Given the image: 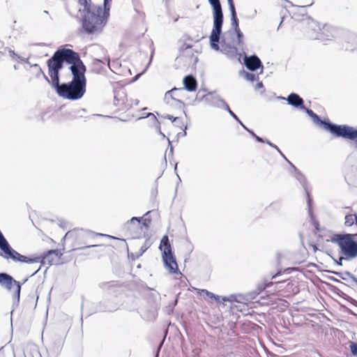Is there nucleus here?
Wrapping results in <instances>:
<instances>
[{
    "label": "nucleus",
    "instance_id": "obj_1",
    "mask_svg": "<svg viewBox=\"0 0 357 357\" xmlns=\"http://www.w3.org/2000/svg\"><path fill=\"white\" fill-rule=\"evenodd\" d=\"M109 12L106 14L105 8L92 7V10L82 13L80 31L87 35H98L100 33L106 25Z\"/></svg>",
    "mask_w": 357,
    "mask_h": 357
},
{
    "label": "nucleus",
    "instance_id": "obj_2",
    "mask_svg": "<svg viewBox=\"0 0 357 357\" xmlns=\"http://www.w3.org/2000/svg\"><path fill=\"white\" fill-rule=\"evenodd\" d=\"M302 110L311 118L313 123L317 126L329 132L336 137L347 139L352 126H349L348 125H337L336 123H332L328 119H321V117L314 113L312 109L305 107H303Z\"/></svg>",
    "mask_w": 357,
    "mask_h": 357
},
{
    "label": "nucleus",
    "instance_id": "obj_3",
    "mask_svg": "<svg viewBox=\"0 0 357 357\" xmlns=\"http://www.w3.org/2000/svg\"><path fill=\"white\" fill-rule=\"evenodd\" d=\"M213 11V29L209 36L211 47L218 50L220 36L222 33L224 16L220 0H208Z\"/></svg>",
    "mask_w": 357,
    "mask_h": 357
},
{
    "label": "nucleus",
    "instance_id": "obj_4",
    "mask_svg": "<svg viewBox=\"0 0 357 357\" xmlns=\"http://www.w3.org/2000/svg\"><path fill=\"white\" fill-rule=\"evenodd\" d=\"M86 84L71 80L67 83H59L52 86L59 96L70 100L81 99L86 93Z\"/></svg>",
    "mask_w": 357,
    "mask_h": 357
},
{
    "label": "nucleus",
    "instance_id": "obj_5",
    "mask_svg": "<svg viewBox=\"0 0 357 357\" xmlns=\"http://www.w3.org/2000/svg\"><path fill=\"white\" fill-rule=\"evenodd\" d=\"M165 268L170 274H181L167 235L162 236L158 247Z\"/></svg>",
    "mask_w": 357,
    "mask_h": 357
},
{
    "label": "nucleus",
    "instance_id": "obj_6",
    "mask_svg": "<svg viewBox=\"0 0 357 357\" xmlns=\"http://www.w3.org/2000/svg\"><path fill=\"white\" fill-rule=\"evenodd\" d=\"M331 241L338 245L342 254L345 256V260H350L357 257V241L354 238L352 234H337L333 236Z\"/></svg>",
    "mask_w": 357,
    "mask_h": 357
},
{
    "label": "nucleus",
    "instance_id": "obj_7",
    "mask_svg": "<svg viewBox=\"0 0 357 357\" xmlns=\"http://www.w3.org/2000/svg\"><path fill=\"white\" fill-rule=\"evenodd\" d=\"M28 280V278L24 280L23 282L21 283L13 278V276L7 273H0V285L1 287L6 289L8 291H11L13 286H15V290L13 295V305H18L20 298V292L22 284L25 283Z\"/></svg>",
    "mask_w": 357,
    "mask_h": 357
},
{
    "label": "nucleus",
    "instance_id": "obj_8",
    "mask_svg": "<svg viewBox=\"0 0 357 357\" xmlns=\"http://www.w3.org/2000/svg\"><path fill=\"white\" fill-rule=\"evenodd\" d=\"M47 65L48 74L51 77V86H53L60 81L59 71L63 68V63L56 52H55L52 56L47 60Z\"/></svg>",
    "mask_w": 357,
    "mask_h": 357
},
{
    "label": "nucleus",
    "instance_id": "obj_9",
    "mask_svg": "<svg viewBox=\"0 0 357 357\" xmlns=\"http://www.w3.org/2000/svg\"><path fill=\"white\" fill-rule=\"evenodd\" d=\"M200 100H204L206 104L213 107L223 109L226 111L229 110L228 104L215 91L203 94L200 98Z\"/></svg>",
    "mask_w": 357,
    "mask_h": 357
},
{
    "label": "nucleus",
    "instance_id": "obj_10",
    "mask_svg": "<svg viewBox=\"0 0 357 357\" xmlns=\"http://www.w3.org/2000/svg\"><path fill=\"white\" fill-rule=\"evenodd\" d=\"M220 36L219 38L218 50L214 49L215 51H220L222 54H225L231 59H236L237 56H239L238 60L240 61L241 54L238 53V47L236 45H231L226 42V38H222L220 42ZM213 50V48H212Z\"/></svg>",
    "mask_w": 357,
    "mask_h": 357
},
{
    "label": "nucleus",
    "instance_id": "obj_11",
    "mask_svg": "<svg viewBox=\"0 0 357 357\" xmlns=\"http://www.w3.org/2000/svg\"><path fill=\"white\" fill-rule=\"evenodd\" d=\"M56 52L63 63L66 62V63L73 66L79 62V61H82L79 54L71 49L60 47Z\"/></svg>",
    "mask_w": 357,
    "mask_h": 357
},
{
    "label": "nucleus",
    "instance_id": "obj_12",
    "mask_svg": "<svg viewBox=\"0 0 357 357\" xmlns=\"http://www.w3.org/2000/svg\"><path fill=\"white\" fill-rule=\"evenodd\" d=\"M70 70L73 75L72 80L86 84V78L85 77L86 66L82 61H79V62L70 66Z\"/></svg>",
    "mask_w": 357,
    "mask_h": 357
},
{
    "label": "nucleus",
    "instance_id": "obj_13",
    "mask_svg": "<svg viewBox=\"0 0 357 357\" xmlns=\"http://www.w3.org/2000/svg\"><path fill=\"white\" fill-rule=\"evenodd\" d=\"M335 29L330 25L324 24L321 28L319 33L311 34L312 40H319L322 41L332 40L335 37Z\"/></svg>",
    "mask_w": 357,
    "mask_h": 357
},
{
    "label": "nucleus",
    "instance_id": "obj_14",
    "mask_svg": "<svg viewBox=\"0 0 357 357\" xmlns=\"http://www.w3.org/2000/svg\"><path fill=\"white\" fill-rule=\"evenodd\" d=\"M225 36H229L230 42L238 46L242 51H244L243 47L244 35L240 29L236 30H228L225 33Z\"/></svg>",
    "mask_w": 357,
    "mask_h": 357
},
{
    "label": "nucleus",
    "instance_id": "obj_15",
    "mask_svg": "<svg viewBox=\"0 0 357 357\" xmlns=\"http://www.w3.org/2000/svg\"><path fill=\"white\" fill-rule=\"evenodd\" d=\"M243 63L250 71H256L259 68H263V64L260 59L256 55L248 56L244 52Z\"/></svg>",
    "mask_w": 357,
    "mask_h": 357
},
{
    "label": "nucleus",
    "instance_id": "obj_16",
    "mask_svg": "<svg viewBox=\"0 0 357 357\" xmlns=\"http://www.w3.org/2000/svg\"><path fill=\"white\" fill-rule=\"evenodd\" d=\"M289 165L293 167V169H294L295 172H296V174H295V177L298 180V181L301 184V185L303 187L305 192H306V195H307V206H308V213H309V216L310 217L311 219L313 218V213H312V208H311V202H312V199L310 198V195H309V192L306 188V186H305V184H306V178H305V176L303 175V174L298 171V169L291 162H289Z\"/></svg>",
    "mask_w": 357,
    "mask_h": 357
},
{
    "label": "nucleus",
    "instance_id": "obj_17",
    "mask_svg": "<svg viewBox=\"0 0 357 357\" xmlns=\"http://www.w3.org/2000/svg\"><path fill=\"white\" fill-rule=\"evenodd\" d=\"M278 99L284 100L288 105L301 110L305 107L303 99L296 93L292 92L287 98L278 96Z\"/></svg>",
    "mask_w": 357,
    "mask_h": 357
},
{
    "label": "nucleus",
    "instance_id": "obj_18",
    "mask_svg": "<svg viewBox=\"0 0 357 357\" xmlns=\"http://www.w3.org/2000/svg\"><path fill=\"white\" fill-rule=\"evenodd\" d=\"M176 92H183V89L174 87L171 90L167 91L165 94L164 100L167 104L174 105V103L170 102V100H172L175 102L176 104L174 105L176 107L183 109L185 107L184 102L182 100H178L174 96V94L176 93Z\"/></svg>",
    "mask_w": 357,
    "mask_h": 357
},
{
    "label": "nucleus",
    "instance_id": "obj_19",
    "mask_svg": "<svg viewBox=\"0 0 357 357\" xmlns=\"http://www.w3.org/2000/svg\"><path fill=\"white\" fill-rule=\"evenodd\" d=\"M183 91L185 89L188 91H195L197 88V82L196 78L192 75H188L185 76L183 79Z\"/></svg>",
    "mask_w": 357,
    "mask_h": 357
},
{
    "label": "nucleus",
    "instance_id": "obj_20",
    "mask_svg": "<svg viewBox=\"0 0 357 357\" xmlns=\"http://www.w3.org/2000/svg\"><path fill=\"white\" fill-rule=\"evenodd\" d=\"M99 286L104 291H107L108 293L111 294L114 293L116 289L121 287V284L119 282L112 280L109 282H101Z\"/></svg>",
    "mask_w": 357,
    "mask_h": 357
},
{
    "label": "nucleus",
    "instance_id": "obj_21",
    "mask_svg": "<svg viewBox=\"0 0 357 357\" xmlns=\"http://www.w3.org/2000/svg\"><path fill=\"white\" fill-rule=\"evenodd\" d=\"M321 27L320 24L317 22L313 20H310L307 22V37L312 40V38L310 36L311 34L319 33V32L321 31Z\"/></svg>",
    "mask_w": 357,
    "mask_h": 357
},
{
    "label": "nucleus",
    "instance_id": "obj_22",
    "mask_svg": "<svg viewBox=\"0 0 357 357\" xmlns=\"http://www.w3.org/2000/svg\"><path fill=\"white\" fill-rule=\"evenodd\" d=\"M79 231L80 235H83L84 233L87 234L89 236H103V234L100 233H95L92 231H84V229H80L79 231L74 230V231H68L65 236H63V239L65 240L66 238H73L76 233Z\"/></svg>",
    "mask_w": 357,
    "mask_h": 357
},
{
    "label": "nucleus",
    "instance_id": "obj_23",
    "mask_svg": "<svg viewBox=\"0 0 357 357\" xmlns=\"http://www.w3.org/2000/svg\"><path fill=\"white\" fill-rule=\"evenodd\" d=\"M78 2L84 7L82 10L79 9V11L82 13L92 10V7H99V6L92 3L91 0H78Z\"/></svg>",
    "mask_w": 357,
    "mask_h": 357
},
{
    "label": "nucleus",
    "instance_id": "obj_24",
    "mask_svg": "<svg viewBox=\"0 0 357 357\" xmlns=\"http://www.w3.org/2000/svg\"><path fill=\"white\" fill-rule=\"evenodd\" d=\"M231 14V28L229 30H236L240 29L239 21L236 12L230 13Z\"/></svg>",
    "mask_w": 357,
    "mask_h": 357
},
{
    "label": "nucleus",
    "instance_id": "obj_25",
    "mask_svg": "<svg viewBox=\"0 0 357 357\" xmlns=\"http://www.w3.org/2000/svg\"><path fill=\"white\" fill-rule=\"evenodd\" d=\"M344 219H345L344 225L347 227H351L354 224L357 223V215L356 214H355V215L347 214L345 215Z\"/></svg>",
    "mask_w": 357,
    "mask_h": 357
},
{
    "label": "nucleus",
    "instance_id": "obj_26",
    "mask_svg": "<svg viewBox=\"0 0 357 357\" xmlns=\"http://www.w3.org/2000/svg\"><path fill=\"white\" fill-rule=\"evenodd\" d=\"M351 42L355 43L356 45V46H349V43L351 42H346L343 45V47L344 48V50L346 51L353 52V51L357 50V36H354V35L351 36Z\"/></svg>",
    "mask_w": 357,
    "mask_h": 357
},
{
    "label": "nucleus",
    "instance_id": "obj_27",
    "mask_svg": "<svg viewBox=\"0 0 357 357\" xmlns=\"http://www.w3.org/2000/svg\"><path fill=\"white\" fill-rule=\"evenodd\" d=\"M241 74L243 75L245 79H246L248 81H250L251 82H255V81H256V80H257L259 79V75H258L248 73V72H247V71H245L244 70H243L241 72Z\"/></svg>",
    "mask_w": 357,
    "mask_h": 357
},
{
    "label": "nucleus",
    "instance_id": "obj_28",
    "mask_svg": "<svg viewBox=\"0 0 357 357\" xmlns=\"http://www.w3.org/2000/svg\"><path fill=\"white\" fill-rule=\"evenodd\" d=\"M146 117H151L152 118L153 123H154V125H155L156 129H157L159 135H160L161 136H162V137L165 138V135H164L163 132H162V131L160 130V122L158 120V119L155 116V115L153 113H149L147 114Z\"/></svg>",
    "mask_w": 357,
    "mask_h": 357
},
{
    "label": "nucleus",
    "instance_id": "obj_29",
    "mask_svg": "<svg viewBox=\"0 0 357 357\" xmlns=\"http://www.w3.org/2000/svg\"><path fill=\"white\" fill-rule=\"evenodd\" d=\"M339 296H340L343 299L349 302V303L355 305L357 307V300L353 298L348 294L344 293L343 291H340V292L338 294Z\"/></svg>",
    "mask_w": 357,
    "mask_h": 357
},
{
    "label": "nucleus",
    "instance_id": "obj_30",
    "mask_svg": "<svg viewBox=\"0 0 357 357\" xmlns=\"http://www.w3.org/2000/svg\"><path fill=\"white\" fill-rule=\"evenodd\" d=\"M201 295H206L208 297L211 298H213L214 299L215 301H216L217 302H220V296L206 290V289H202L201 290V293H200Z\"/></svg>",
    "mask_w": 357,
    "mask_h": 357
},
{
    "label": "nucleus",
    "instance_id": "obj_31",
    "mask_svg": "<svg viewBox=\"0 0 357 357\" xmlns=\"http://www.w3.org/2000/svg\"><path fill=\"white\" fill-rule=\"evenodd\" d=\"M328 272L340 277L343 280L347 281L349 283L347 285L349 287L351 286V279L349 278V275H340V274H344V272H337V271H329Z\"/></svg>",
    "mask_w": 357,
    "mask_h": 357
},
{
    "label": "nucleus",
    "instance_id": "obj_32",
    "mask_svg": "<svg viewBox=\"0 0 357 357\" xmlns=\"http://www.w3.org/2000/svg\"><path fill=\"white\" fill-rule=\"evenodd\" d=\"M245 130L253 137L255 139V140L257 142H260V143H266V139H264L262 137H259L258 135H257L254 131L250 128H248V127H245Z\"/></svg>",
    "mask_w": 357,
    "mask_h": 357
},
{
    "label": "nucleus",
    "instance_id": "obj_33",
    "mask_svg": "<svg viewBox=\"0 0 357 357\" xmlns=\"http://www.w3.org/2000/svg\"><path fill=\"white\" fill-rule=\"evenodd\" d=\"M266 144H267L271 147H272L274 149H275L276 152H278L280 153V155L289 164L290 162L288 160V159L286 158V156L283 154V153L280 151V149L278 148V146H276L275 144H273L271 141H269L268 139H266Z\"/></svg>",
    "mask_w": 357,
    "mask_h": 357
},
{
    "label": "nucleus",
    "instance_id": "obj_34",
    "mask_svg": "<svg viewBox=\"0 0 357 357\" xmlns=\"http://www.w3.org/2000/svg\"><path fill=\"white\" fill-rule=\"evenodd\" d=\"M150 245H151V243L147 239L144 242V245L140 248L139 253L137 255V257L142 256L148 250V248L150 247Z\"/></svg>",
    "mask_w": 357,
    "mask_h": 357
},
{
    "label": "nucleus",
    "instance_id": "obj_35",
    "mask_svg": "<svg viewBox=\"0 0 357 357\" xmlns=\"http://www.w3.org/2000/svg\"><path fill=\"white\" fill-rule=\"evenodd\" d=\"M237 298H238V296H236V295H231L229 298L228 297H222V301L223 302H225V301H230V302L241 303V301L238 300ZM238 298H243V297L241 295H239Z\"/></svg>",
    "mask_w": 357,
    "mask_h": 357
},
{
    "label": "nucleus",
    "instance_id": "obj_36",
    "mask_svg": "<svg viewBox=\"0 0 357 357\" xmlns=\"http://www.w3.org/2000/svg\"><path fill=\"white\" fill-rule=\"evenodd\" d=\"M348 139L355 141L357 144V128L352 127L347 137Z\"/></svg>",
    "mask_w": 357,
    "mask_h": 357
},
{
    "label": "nucleus",
    "instance_id": "obj_37",
    "mask_svg": "<svg viewBox=\"0 0 357 357\" xmlns=\"http://www.w3.org/2000/svg\"><path fill=\"white\" fill-rule=\"evenodd\" d=\"M142 218L132 217L128 222L127 226L129 227L131 225L137 224V227H139V225L142 221Z\"/></svg>",
    "mask_w": 357,
    "mask_h": 357
},
{
    "label": "nucleus",
    "instance_id": "obj_38",
    "mask_svg": "<svg viewBox=\"0 0 357 357\" xmlns=\"http://www.w3.org/2000/svg\"><path fill=\"white\" fill-rule=\"evenodd\" d=\"M114 310H115L114 307L105 306L102 303H100L98 305V306L97 307V311H99V312H105V311L111 312V311H113Z\"/></svg>",
    "mask_w": 357,
    "mask_h": 357
},
{
    "label": "nucleus",
    "instance_id": "obj_39",
    "mask_svg": "<svg viewBox=\"0 0 357 357\" xmlns=\"http://www.w3.org/2000/svg\"><path fill=\"white\" fill-rule=\"evenodd\" d=\"M229 115L235 119L244 129L245 127H247L239 119V118L233 112V111L229 108V110H227Z\"/></svg>",
    "mask_w": 357,
    "mask_h": 357
},
{
    "label": "nucleus",
    "instance_id": "obj_40",
    "mask_svg": "<svg viewBox=\"0 0 357 357\" xmlns=\"http://www.w3.org/2000/svg\"><path fill=\"white\" fill-rule=\"evenodd\" d=\"M160 117L163 118V119H167L169 120H171L173 123H177L178 121H181L180 117H174L169 114L161 115Z\"/></svg>",
    "mask_w": 357,
    "mask_h": 357
},
{
    "label": "nucleus",
    "instance_id": "obj_41",
    "mask_svg": "<svg viewBox=\"0 0 357 357\" xmlns=\"http://www.w3.org/2000/svg\"><path fill=\"white\" fill-rule=\"evenodd\" d=\"M350 349L352 355L357 357V342H351Z\"/></svg>",
    "mask_w": 357,
    "mask_h": 357
},
{
    "label": "nucleus",
    "instance_id": "obj_42",
    "mask_svg": "<svg viewBox=\"0 0 357 357\" xmlns=\"http://www.w3.org/2000/svg\"><path fill=\"white\" fill-rule=\"evenodd\" d=\"M112 2V0H104L103 1V8L105 10L106 14L108 15V12H109L110 10V3Z\"/></svg>",
    "mask_w": 357,
    "mask_h": 357
},
{
    "label": "nucleus",
    "instance_id": "obj_43",
    "mask_svg": "<svg viewBox=\"0 0 357 357\" xmlns=\"http://www.w3.org/2000/svg\"><path fill=\"white\" fill-rule=\"evenodd\" d=\"M192 47V45H190V44H188V43H184L179 48V51L181 52H184V51L188 50V49H191Z\"/></svg>",
    "mask_w": 357,
    "mask_h": 357
},
{
    "label": "nucleus",
    "instance_id": "obj_44",
    "mask_svg": "<svg viewBox=\"0 0 357 357\" xmlns=\"http://www.w3.org/2000/svg\"><path fill=\"white\" fill-rule=\"evenodd\" d=\"M94 66H98L100 68H102V65L105 64L104 61L99 59H95L93 61Z\"/></svg>",
    "mask_w": 357,
    "mask_h": 357
},
{
    "label": "nucleus",
    "instance_id": "obj_45",
    "mask_svg": "<svg viewBox=\"0 0 357 357\" xmlns=\"http://www.w3.org/2000/svg\"><path fill=\"white\" fill-rule=\"evenodd\" d=\"M230 13L236 12L235 5L233 0H227Z\"/></svg>",
    "mask_w": 357,
    "mask_h": 357
},
{
    "label": "nucleus",
    "instance_id": "obj_46",
    "mask_svg": "<svg viewBox=\"0 0 357 357\" xmlns=\"http://www.w3.org/2000/svg\"><path fill=\"white\" fill-rule=\"evenodd\" d=\"M8 54L13 59H17V58H20V56L17 54H16L14 50L11 49L8 50Z\"/></svg>",
    "mask_w": 357,
    "mask_h": 357
},
{
    "label": "nucleus",
    "instance_id": "obj_47",
    "mask_svg": "<svg viewBox=\"0 0 357 357\" xmlns=\"http://www.w3.org/2000/svg\"><path fill=\"white\" fill-rule=\"evenodd\" d=\"M328 279H329V280H331L332 282H334L336 283H341V284L345 285L344 283L342 282L340 280H338L337 278H335L334 277L330 276V277H328Z\"/></svg>",
    "mask_w": 357,
    "mask_h": 357
},
{
    "label": "nucleus",
    "instance_id": "obj_48",
    "mask_svg": "<svg viewBox=\"0 0 357 357\" xmlns=\"http://www.w3.org/2000/svg\"><path fill=\"white\" fill-rule=\"evenodd\" d=\"M187 128H188V126H184V129H183V132H178V133L177 134V137H184V136H185V135H186V134H187V133H186V130H187Z\"/></svg>",
    "mask_w": 357,
    "mask_h": 357
},
{
    "label": "nucleus",
    "instance_id": "obj_49",
    "mask_svg": "<svg viewBox=\"0 0 357 357\" xmlns=\"http://www.w3.org/2000/svg\"><path fill=\"white\" fill-rule=\"evenodd\" d=\"M263 88H264V84H263L262 82H259L255 86L256 91L259 90L260 89H263Z\"/></svg>",
    "mask_w": 357,
    "mask_h": 357
},
{
    "label": "nucleus",
    "instance_id": "obj_50",
    "mask_svg": "<svg viewBox=\"0 0 357 357\" xmlns=\"http://www.w3.org/2000/svg\"><path fill=\"white\" fill-rule=\"evenodd\" d=\"M168 140V144H169V153L173 155V153H174V147L172 145V142L171 141L169 140V139H167Z\"/></svg>",
    "mask_w": 357,
    "mask_h": 357
},
{
    "label": "nucleus",
    "instance_id": "obj_51",
    "mask_svg": "<svg viewBox=\"0 0 357 357\" xmlns=\"http://www.w3.org/2000/svg\"><path fill=\"white\" fill-rule=\"evenodd\" d=\"M39 70H40V73H42L43 74V77H44L45 79V80H46V81H47V82L51 85V78H50V79H49V78L47 77V76H46V75L43 73V72L42 71L41 68H39Z\"/></svg>",
    "mask_w": 357,
    "mask_h": 357
},
{
    "label": "nucleus",
    "instance_id": "obj_52",
    "mask_svg": "<svg viewBox=\"0 0 357 357\" xmlns=\"http://www.w3.org/2000/svg\"><path fill=\"white\" fill-rule=\"evenodd\" d=\"M342 260H343V258L342 257H340L339 258L338 260H336V259H334V261L335 263L338 265V266H342Z\"/></svg>",
    "mask_w": 357,
    "mask_h": 357
},
{
    "label": "nucleus",
    "instance_id": "obj_53",
    "mask_svg": "<svg viewBox=\"0 0 357 357\" xmlns=\"http://www.w3.org/2000/svg\"><path fill=\"white\" fill-rule=\"evenodd\" d=\"M231 308L236 309L238 311L240 312L242 311L241 305H234L233 306H231Z\"/></svg>",
    "mask_w": 357,
    "mask_h": 357
},
{
    "label": "nucleus",
    "instance_id": "obj_54",
    "mask_svg": "<svg viewBox=\"0 0 357 357\" xmlns=\"http://www.w3.org/2000/svg\"><path fill=\"white\" fill-rule=\"evenodd\" d=\"M17 59L20 60L21 61H24V62H25V63H26L28 64H30L29 62V59H24V58H23V57L20 56V58H17Z\"/></svg>",
    "mask_w": 357,
    "mask_h": 357
},
{
    "label": "nucleus",
    "instance_id": "obj_55",
    "mask_svg": "<svg viewBox=\"0 0 357 357\" xmlns=\"http://www.w3.org/2000/svg\"><path fill=\"white\" fill-rule=\"evenodd\" d=\"M175 125L177 126V127H179V128H182L183 126V123L182 121V119H181V121H178L177 123H175Z\"/></svg>",
    "mask_w": 357,
    "mask_h": 357
},
{
    "label": "nucleus",
    "instance_id": "obj_56",
    "mask_svg": "<svg viewBox=\"0 0 357 357\" xmlns=\"http://www.w3.org/2000/svg\"><path fill=\"white\" fill-rule=\"evenodd\" d=\"M314 225L316 230L319 231V225L318 222L315 221L314 222Z\"/></svg>",
    "mask_w": 357,
    "mask_h": 357
},
{
    "label": "nucleus",
    "instance_id": "obj_57",
    "mask_svg": "<svg viewBox=\"0 0 357 357\" xmlns=\"http://www.w3.org/2000/svg\"><path fill=\"white\" fill-rule=\"evenodd\" d=\"M40 268H41V265H40V266H38V268L36 269V271H34V272H33V273L30 275V277H32V276L35 275H36V273H37L40 270Z\"/></svg>",
    "mask_w": 357,
    "mask_h": 357
},
{
    "label": "nucleus",
    "instance_id": "obj_58",
    "mask_svg": "<svg viewBox=\"0 0 357 357\" xmlns=\"http://www.w3.org/2000/svg\"><path fill=\"white\" fill-rule=\"evenodd\" d=\"M347 42H351L349 43V46H356V45L351 42V36L349 38Z\"/></svg>",
    "mask_w": 357,
    "mask_h": 357
},
{
    "label": "nucleus",
    "instance_id": "obj_59",
    "mask_svg": "<svg viewBox=\"0 0 357 357\" xmlns=\"http://www.w3.org/2000/svg\"><path fill=\"white\" fill-rule=\"evenodd\" d=\"M106 60L107 61V66H108L109 68L112 71H113V70H112V69L111 68V67H110V59H109V58H107Z\"/></svg>",
    "mask_w": 357,
    "mask_h": 357
},
{
    "label": "nucleus",
    "instance_id": "obj_60",
    "mask_svg": "<svg viewBox=\"0 0 357 357\" xmlns=\"http://www.w3.org/2000/svg\"><path fill=\"white\" fill-rule=\"evenodd\" d=\"M345 179L348 184L351 185V182L349 181L350 178L348 177V176H345Z\"/></svg>",
    "mask_w": 357,
    "mask_h": 357
},
{
    "label": "nucleus",
    "instance_id": "obj_61",
    "mask_svg": "<svg viewBox=\"0 0 357 357\" xmlns=\"http://www.w3.org/2000/svg\"><path fill=\"white\" fill-rule=\"evenodd\" d=\"M180 93L181 92H176V93L174 94V96L176 98V97H179L180 96Z\"/></svg>",
    "mask_w": 357,
    "mask_h": 357
},
{
    "label": "nucleus",
    "instance_id": "obj_62",
    "mask_svg": "<svg viewBox=\"0 0 357 357\" xmlns=\"http://www.w3.org/2000/svg\"><path fill=\"white\" fill-rule=\"evenodd\" d=\"M98 245H88V246H86L85 248H93V247H97Z\"/></svg>",
    "mask_w": 357,
    "mask_h": 357
},
{
    "label": "nucleus",
    "instance_id": "obj_63",
    "mask_svg": "<svg viewBox=\"0 0 357 357\" xmlns=\"http://www.w3.org/2000/svg\"><path fill=\"white\" fill-rule=\"evenodd\" d=\"M280 275V273H278L277 274L274 275L271 278V279L275 278H276L278 275Z\"/></svg>",
    "mask_w": 357,
    "mask_h": 357
},
{
    "label": "nucleus",
    "instance_id": "obj_64",
    "mask_svg": "<svg viewBox=\"0 0 357 357\" xmlns=\"http://www.w3.org/2000/svg\"><path fill=\"white\" fill-rule=\"evenodd\" d=\"M43 13H44L45 15H49V12H48L47 10H44V11H43Z\"/></svg>",
    "mask_w": 357,
    "mask_h": 357
}]
</instances>
